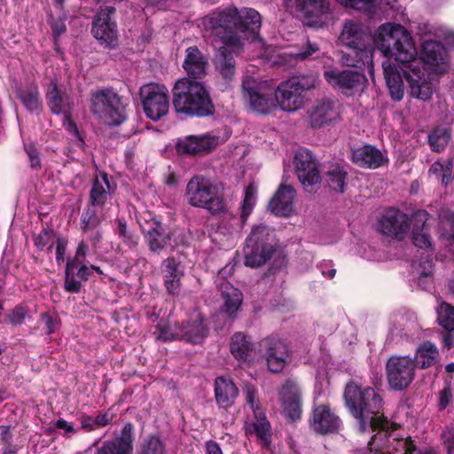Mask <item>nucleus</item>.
Wrapping results in <instances>:
<instances>
[{
  "mask_svg": "<svg viewBox=\"0 0 454 454\" xmlns=\"http://www.w3.org/2000/svg\"><path fill=\"white\" fill-rule=\"evenodd\" d=\"M288 8H295L307 17L318 18L329 12L328 0H286Z\"/></svg>",
  "mask_w": 454,
  "mask_h": 454,
  "instance_id": "obj_37",
  "label": "nucleus"
},
{
  "mask_svg": "<svg viewBox=\"0 0 454 454\" xmlns=\"http://www.w3.org/2000/svg\"><path fill=\"white\" fill-rule=\"evenodd\" d=\"M53 242V234L43 231L35 238V245L40 249H51Z\"/></svg>",
  "mask_w": 454,
  "mask_h": 454,
  "instance_id": "obj_58",
  "label": "nucleus"
},
{
  "mask_svg": "<svg viewBox=\"0 0 454 454\" xmlns=\"http://www.w3.org/2000/svg\"><path fill=\"white\" fill-rule=\"evenodd\" d=\"M261 349L270 372L277 373L285 368L290 354L282 340L275 338L265 339L261 342Z\"/></svg>",
  "mask_w": 454,
  "mask_h": 454,
  "instance_id": "obj_19",
  "label": "nucleus"
},
{
  "mask_svg": "<svg viewBox=\"0 0 454 454\" xmlns=\"http://www.w3.org/2000/svg\"><path fill=\"white\" fill-rule=\"evenodd\" d=\"M325 78L333 87L347 95L362 92L367 82L364 74L353 70H326Z\"/></svg>",
  "mask_w": 454,
  "mask_h": 454,
  "instance_id": "obj_15",
  "label": "nucleus"
},
{
  "mask_svg": "<svg viewBox=\"0 0 454 454\" xmlns=\"http://www.w3.org/2000/svg\"><path fill=\"white\" fill-rule=\"evenodd\" d=\"M26 314L23 308H17L9 315V321L12 325H20L25 319Z\"/></svg>",
  "mask_w": 454,
  "mask_h": 454,
  "instance_id": "obj_61",
  "label": "nucleus"
},
{
  "mask_svg": "<svg viewBox=\"0 0 454 454\" xmlns=\"http://www.w3.org/2000/svg\"><path fill=\"white\" fill-rule=\"evenodd\" d=\"M279 401L286 415L295 420L301 414V392L298 385L292 380H287L278 391Z\"/></svg>",
  "mask_w": 454,
  "mask_h": 454,
  "instance_id": "obj_23",
  "label": "nucleus"
},
{
  "mask_svg": "<svg viewBox=\"0 0 454 454\" xmlns=\"http://www.w3.org/2000/svg\"><path fill=\"white\" fill-rule=\"evenodd\" d=\"M220 185L203 176L192 177L186 185L187 202L196 207L207 209L212 215H223L238 225L239 220L229 213L220 194Z\"/></svg>",
  "mask_w": 454,
  "mask_h": 454,
  "instance_id": "obj_4",
  "label": "nucleus"
},
{
  "mask_svg": "<svg viewBox=\"0 0 454 454\" xmlns=\"http://www.w3.org/2000/svg\"><path fill=\"white\" fill-rule=\"evenodd\" d=\"M295 191L292 186L281 184L269 203L271 213L279 216H290L294 211Z\"/></svg>",
  "mask_w": 454,
  "mask_h": 454,
  "instance_id": "obj_28",
  "label": "nucleus"
},
{
  "mask_svg": "<svg viewBox=\"0 0 454 454\" xmlns=\"http://www.w3.org/2000/svg\"><path fill=\"white\" fill-rule=\"evenodd\" d=\"M146 242L153 253H160L168 247H173L170 244L171 233L167 231L166 228L160 223H153L152 227L146 231Z\"/></svg>",
  "mask_w": 454,
  "mask_h": 454,
  "instance_id": "obj_39",
  "label": "nucleus"
},
{
  "mask_svg": "<svg viewBox=\"0 0 454 454\" xmlns=\"http://www.w3.org/2000/svg\"><path fill=\"white\" fill-rule=\"evenodd\" d=\"M340 40L347 47L371 43V39L362 26L353 20L344 23Z\"/></svg>",
  "mask_w": 454,
  "mask_h": 454,
  "instance_id": "obj_38",
  "label": "nucleus"
},
{
  "mask_svg": "<svg viewBox=\"0 0 454 454\" xmlns=\"http://www.w3.org/2000/svg\"><path fill=\"white\" fill-rule=\"evenodd\" d=\"M60 326V319L57 315L43 313L39 320V327L45 334L55 333Z\"/></svg>",
  "mask_w": 454,
  "mask_h": 454,
  "instance_id": "obj_52",
  "label": "nucleus"
},
{
  "mask_svg": "<svg viewBox=\"0 0 454 454\" xmlns=\"http://www.w3.org/2000/svg\"><path fill=\"white\" fill-rule=\"evenodd\" d=\"M347 172L339 165H332L326 172L325 180L328 186L336 192H343Z\"/></svg>",
  "mask_w": 454,
  "mask_h": 454,
  "instance_id": "obj_47",
  "label": "nucleus"
},
{
  "mask_svg": "<svg viewBox=\"0 0 454 454\" xmlns=\"http://www.w3.org/2000/svg\"><path fill=\"white\" fill-rule=\"evenodd\" d=\"M241 43H223L215 56V67L225 80H232L236 73L235 57L242 52Z\"/></svg>",
  "mask_w": 454,
  "mask_h": 454,
  "instance_id": "obj_20",
  "label": "nucleus"
},
{
  "mask_svg": "<svg viewBox=\"0 0 454 454\" xmlns=\"http://www.w3.org/2000/svg\"><path fill=\"white\" fill-rule=\"evenodd\" d=\"M140 98L145 115L153 120L159 121L168 113V90L163 84L147 83L140 88Z\"/></svg>",
  "mask_w": 454,
  "mask_h": 454,
  "instance_id": "obj_11",
  "label": "nucleus"
},
{
  "mask_svg": "<svg viewBox=\"0 0 454 454\" xmlns=\"http://www.w3.org/2000/svg\"><path fill=\"white\" fill-rule=\"evenodd\" d=\"M386 368L389 386L395 390L406 388L414 379L415 363L410 356H391Z\"/></svg>",
  "mask_w": 454,
  "mask_h": 454,
  "instance_id": "obj_13",
  "label": "nucleus"
},
{
  "mask_svg": "<svg viewBox=\"0 0 454 454\" xmlns=\"http://www.w3.org/2000/svg\"><path fill=\"white\" fill-rule=\"evenodd\" d=\"M176 328L179 329L181 340L193 344L201 343L208 333V327L204 322L203 316L197 311L193 312L182 325H176Z\"/></svg>",
  "mask_w": 454,
  "mask_h": 454,
  "instance_id": "obj_24",
  "label": "nucleus"
},
{
  "mask_svg": "<svg viewBox=\"0 0 454 454\" xmlns=\"http://www.w3.org/2000/svg\"><path fill=\"white\" fill-rule=\"evenodd\" d=\"M428 213L425 210L416 211L411 217V239L414 246L420 249H431L433 247L429 227L427 223Z\"/></svg>",
  "mask_w": 454,
  "mask_h": 454,
  "instance_id": "obj_25",
  "label": "nucleus"
},
{
  "mask_svg": "<svg viewBox=\"0 0 454 454\" xmlns=\"http://www.w3.org/2000/svg\"><path fill=\"white\" fill-rule=\"evenodd\" d=\"M252 349L253 344L242 333H236L231 337V352L235 358L243 361L247 360Z\"/></svg>",
  "mask_w": 454,
  "mask_h": 454,
  "instance_id": "obj_45",
  "label": "nucleus"
},
{
  "mask_svg": "<svg viewBox=\"0 0 454 454\" xmlns=\"http://www.w3.org/2000/svg\"><path fill=\"white\" fill-rule=\"evenodd\" d=\"M19 98L29 112H39L43 107L38 88L30 85L19 93Z\"/></svg>",
  "mask_w": 454,
  "mask_h": 454,
  "instance_id": "obj_46",
  "label": "nucleus"
},
{
  "mask_svg": "<svg viewBox=\"0 0 454 454\" xmlns=\"http://www.w3.org/2000/svg\"><path fill=\"white\" fill-rule=\"evenodd\" d=\"M45 98L47 105L53 114L64 115V127L71 134L80 138L77 127L70 119L71 112L74 107V101L66 86L59 84L56 79L51 80L47 87Z\"/></svg>",
  "mask_w": 454,
  "mask_h": 454,
  "instance_id": "obj_10",
  "label": "nucleus"
},
{
  "mask_svg": "<svg viewBox=\"0 0 454 454\" xmlns=\"http://www.w3.org/2000/svg\"><path fill=\"white\" fill-rule=\"evenodd\" d=\"M237 32L241 37V45L244 47L245 41L249 37L254 38L259 32L262 26L260 13L253 8H236Z\"/></svg>",
  "mask_w": 454,
  "mask_h": 454,
  "instance_id": "obj_22",
  "label": "nucleus"
},
{
  "mask_svg": "<svg viewBox=\"0 0 454 454\" xmlns=\"http://www.w3.org/2000/svg\"><path fill=\"white\" fill-rule=\"evenodd\" d=\"M93 207H92L90 204L88 207V208L82 213V230L84 232H88L91 230H94L100 223V219Z\"/></svg>",
  "mask_w": 454,
  "mask_h": 454,
  "instance_id": "obj_55",
  "label": "nucleus"
},
{
  "mask_svg": "<svg viewBox=\"0 0 454 454\" xmlns=\"http://www.w3.org/2000/svg\"><path fill=\"white\" fill-rule=\"evenodd\" d=\"M175 324L172 325H158L153 331V335L157 340H172L176 339H180L179 329L176 328Z\"/></svg>",
  "mask_w": 454,
  "mask_h": 454,
  "instance_id": "obj_53",
  "label": "nucleus"
},
{
  "mask_svg": "<svg viewBox=\"0 0 454 454\" xmlns=\"http://www.w3.org/2000/svg\"><path fill=\"white\" fill-rule=\"evenodd\" d=\"M89 252V246L82 240L76 249L75 256L73 260H68L66 266L65 288L71 293H78L81 289V283L74 278L76 267L82 263Z\"/></svg>",
  "mask_w": 454,
  "mask_h": 454,
  "instance_id": "obj_33",
  "label": "nucleus"
},
{
  "mask_svg": "<svg viewBox=\"0 0 454 454\" xmlns=\"http://www.w3.org/2000/svg\"><path fill=\"white\" fill-rule=\"evenodd\" d=\"M83 262H85V260ZM90 270H96L98 273H102V271L100 270L99 267L94 266V265H90L89 267L84 262L79 264L76 267L75 273L77 274V276L80 278L86 280L88 278L90 273Z\"/></svg>",
  "mask_w": 454,
  "mask_h": 454,
  "instance_id": "obj_60",
  "label": "nucleus"
},
{
  "mask_svg": "<svg viewBox=\"0 0 454 454\" xmlns=\"http://www.w3.org/2000/svg\"><path fill=\"white\" fill-rule=\"evenodd\" d=\"M27 153L30 159V164L32 168H37L40 166V159L37 151L34 146L29 145L26 147Z\"/></svg>",
  "mask_w": 454,
  "mask_h": 454,
  "instance_id": "obj_62",
  "label": "nucleus"
},
{
  "mask_svg": "<svg viewBox=\"0 0 454 454\" xmlns=\"http://www.w3.org/2000/svg\"><path fill=\"white\" fill-rule=\"evenodd\" d=\"M161 273L164 286L169 294H178L181 288V278L184 276L180 262L168 257L162 262Z\"/></svg>",
  "mask_w": 454,
  "mask_h": 454,
  "instance_id": "obj_30",
  "label": "nucleus"
},
{
  "mask_svg": "<svg viewBox=\"0 0 454 454\" xmlns=\"http://www.w3.org/2000/svg\"><path fill=\"white\" fill-rule=\"evenodd\" d=\"M242 392L247 403L253 411V414L261 416L263 410L261 406L256 386L250 382H246L242 387Z\"/></svg>",
  "mask_w": 454,
  "mask_h": 454,
  "instance_id": "obj_50",
  "label": "nucleus"
},
{
  "mask_svg": "<svg viewBox=\"0 0 454 454\" xmlns=\"http://www.w3.org/2000/svg\"><path fill=\"white\" fill-rule=\"evenodd\" d=\"M345 7L364 12H372L375 8L376 0H336Z\"/></svg>",
  "mask_w": 454,
  "mask_h": 454,
  "instance_id": "obj_56",
  "label": "nucleus"
},
{
  "mask_svg": "<svg viewBox=\"0 0 454 454\" xmlns=\"http://www.w3.org/2000/svg\"><path fill=\"white\" fill-rule=\"evenodd\" d=\"M352 161L361 168H377L384 165L387 159L375 146L365 145L352 151Z\"/></svg>",
  "mask_w": 454,
  "mask_h": 454,
  "instance_id": "obj_29",
  "label": "nucleus"
},
{
  "mask_svg": "<svg viewBox=\"0 0 454 454\" xmlns=\"http://www.w3.org/2000/svg\"><path fill=\"white\" fill-rule=\"evenodd\" d=\"M439 358V352L436 346L430 341H424L421 343L415 355V366L420 368H427L434 365Z\"/></svg>",
  "mask_w": 454,
  "mask_h": 454,
  "instance_id": "obj_42",
  "label": "nucleus"
},
{
  "mask_svg": "<svg viewBox=\"0 0 454 454\" xmlns=\"http://www.w3.org/2000/svg\"><path fill=\"white\" fill-rule=\"evenodd\" d=\"M451 134L447 128H436L428 135V143L434 152H442L450 142Z\"/></svg>",
  "mask_w": 454,
  "mask_h": 454,
  "instance_id": "obj_48",
  "label": "nucleus"
},
{
  "mask_svg": "<svg viewBox=\"0 0 454 454\" xmlns=\"http://www.w3.org/2000/svg\"><path fill=\"white\" fill-rule=\"evenodd\" d=\"M443 163L444 169L442 170V183L447 185L453 177L454 162L452 159L445 160Z\"/></svg>",
  "mask_w": 454,
  "mask_h": 454,
  "instance_id": "obj_59",
  "label": "nucleus"
},
{
  "mask_svg": "<svg viewBox=\"0 0 454 454\" xmlns=\"http://www.w3.org/2000/svg\"><path fill=\"white\" fill-rule=\"evenodd\" d=\"M133 426L126 424L120 437L104 442L96 454H132L133 452Z\"/></svg>",
  "mask_w": 454,
  "mask_h": 454,
  "instance_id": "obj_31",
  "label": "nucleus"
},
{
  "mask_svg": "<svg viewBox=\"0 0 454 454\" xmlns=\"http://www.w3.org/2000/svg\"><path fill=\"white\" fill-rule=\"evenodd\" d=\"M207 59L197 47H189L185 51L183 67L189 79H202L207 74Z\"/></svg>",
  "mask_w": 454,
  "mask_h": 454,
  "instance_id": "obj_32",
  "label": "nucleus"
},
{
  "mask_svg": "<svg viewBox=\"0 0 454 454\" xmlns=\"http://www.w3.org/2000/svg\"><path fill=\"white\" fill-rule=\"evenodd\" d=\"M340 117L338 101L330 98L316 100L307 111L308 124L313 129L333 125Z\"/></svg>",
  "mask_w": 454,
  "mask_h": 454,
  "instance_id": "obj_14",
  "label": "nucleus"
},
{
  "mask_svg": "<svg viewBox=\"0 0 454 454\" xmlns=\"http://www.w3.org/2000/svg\"><path fill=\"white\" fill-rule=\"evenodd\" d=\"M206 451L207 454H223L220 446L214 441L206 442Z\"/></svg>",
  "mask_w": 454,
  "mask_h": 454,
  "instance_id": "obj_64",
  "label": "nucleus"
},
{
  "mask_svg": "<svg viewBox=\"0 0 454 454\" xmlns=\"http://www.w3.org/2000/svg\"><path fill=\"white\" fill-rule=\"evenodd\" d=\"M341 427L340 417L326 404L317 405L312 412L311 427L319 434L338 432Z\"/></svg>",
  "mask_w": 454,
  "mask_h": 454,
  "instance_id": "obj_21",
  "label": "nucleus"
},
{
  "mask_svg": "<svg viewBox=\"0 0 454 454\" xmlns=\"http://www.w3.org/2000/svg\"><path fill=\"white\" fill-rule=\"evenodd\" d=\"M92 112L109 126H117L126 120L125 105L112 90H102L92 96Z\"/></svg>",
  "mask_w": 454,
  "mask_h": 454,
  "instance_id": "obj_9",
  "label": "nucleus"
},
{
  "mask_svg": "<svg viewBox=\"0 0 454 454\" xmlns=\"http://www.w3.org/2000/svg\"><path fill=\"white\" fill-rule=\"evenodd\" d=\"M274 230L260 224L253 228L244 248L245 264L256 268L264 264L277 250Z\"/></svg>",
  "mask_w": 454,
  "mask_h": 454,
  "instance_id": "obj_6",
  "label": "nucleus"
},
{
  "mask_svg": "<svg viewBox=\"0 0 454 454\" xmlns=\"http://www.w3.org/2000/svg\"><path fill=\"white\" fill-rule=\"evenodd\" d=\"M319 48L316 43H312L310 41L307 40L301 45V49L291 47L285 51L281 56L285 59L286 64L291 66L298 60H303L309 58L317 52Z\"/></svg>",
  "mask_w": 454,
  "mask_h": 454,
  "instance_id": "obj_43",
  "label": "nucleus"
},
{
  "mask_svg": "<svg viewBox=\"0 0 454 454\" xmlns=\"http://www.w3.org/2000/svg\"><path fill=\"white\" fill-rule=\"evenodd\" d=\"M411 218L403 212L395 208L388 209L379 220V231L399 240H403L408 229L411 227Z\"/></svg>",
  "mask_w": 454,
  "mask_h": 454,
  "instance_id": "obj_18",
  "label": "nucleus"
},
{
  "mask_svg": "<svg viewBox=\"0 0 454 454\" xmlns=\"http://www.w3.org/2000/svg\"><path fill=\"white\" fill-rule=\"evenodd\" d=\"M114 8L106 6L98 12L92 27V33L97 40L107 47H114L117 44V27L112 20L111 14Z\"/></svg>",
  "mask_w": 454,
  "mask_h": 454,
  "instance_id": "obj_17",
  "label": "nucleus"
},
{
  "mask_svg": "<svg viewBox=\"0 0 454 454\" xmlns=\"http://www.w3.org/2000/svg\"><path fill=\"white\" fill-rule=\"evenodd\" d=\"M318 78L314 74L294 76L275 90L277 105L285 112L294 113L306 103V92L315 89Z\"/></svg>",
  "mask_w": 454,
  "mask_h": 454,
  "instance_id": "obj_5",
  "label": "nucleus"
},
{
  "mask_svg": "<svg viewBox=\"0 0 454 454\" xmlns=\"http://www.w3.org/2000/svg\"><path fill=\"white\" fill-rule=\"evenodd\" d=\"M374 43L387 58H393L400 63V68L410 84L411 95L423 101L428 100L434 89L420 82L422 63L410 32L402 25L386 22L380 25L374 35Z\"/></svg>",
  "mask_w": 454,
  "mask_h": 454,
  "instance_id": "obj_2",
  "label": "nucleus"
},
{
  "mask_svg": "<svg viewBox=\"0 0 454 454\" xmlns=\"http://www.w3.org/2000/svg\"><path fill=\"white\" fill-rule=\"evenodd\" d=\"M439 238L445 246L454 245V213L443 212L439 216Z\"/></svg>",
  "mask_w": 454,
  "mask_h": 454,
  "instance_id": "obj_44",
  "label": "nucleus"
},
{
  "mask_svg": "<svg viewBox=\"0 0 454 454\" xmlns=\"http://www.w3.org/2000/svg\"><path fill=\"white\" fill-rule=\"evenodd\" d=\"M67 248V242L64 239H58L56 245V259L58 262L64 261V255Z\"/></svg>",
  "mask_w": 454,
  "mask_h": 454,
  "instance_id": "obj_63",
  "label": "nucleus"
},
{
  "mask_svg": "<svg viewBox=\"0 0 454 454\" xmlns=\"http://www.w3.org/2000/svg\"><path fill=\"white\" fill-rule=\"evenodd\" d=\"M373 51L371 43L347 47V50L342 51L341 62L348 67H366L369 71H372Z\"/></svg>",
  "mask_w": 454,
  "mask_h": 454,
  "instance_id": "obj_27",
  "label": "nucleus"
},
{
  "mask_svg": "<svg viewBox=\"0 0 454 454\" xmlns=\"http://www.w3.org/2000/svg\"><path fill=\"white\" fill-rule=\"evenodd\" d=\"M344 399L361 432L380 430L368 443L370 454H412L416 450L410 439H398L387 434L393 424L382 413L384 402L378 390L349 382Z\"/></svg>",
  "mask_w": 454,
  "mask_h": 454,
  "instance_id": "obj_1",
  "label": "nucleus"
},
{
  "mask_svg": "<svg viewBox=\"0 0 454 454\" xmlns=\"http://www.w3.org/2000/svg\"><path fill=\"white\" fill-rule=\"evenodd\" d=\"M221 289L222 298L223 301L221 311L229 317L233 318L241 308L243 294L238 288L234 287L228 282L223 283Z\"/></svg>",
  "mask_w": 454,
  "mask_h": 454,
  "instance_id": "obj_36",
  "label": "nucleus"
},
{
  "mask_svg": "<svg viewBox=\"0 0 454 454\" xmlns=\"http://www.w3.org/2000/svg\"><path fill=\"white\" fill-rule=\"evenodd\" d=\"M204 30L222 43H241V37L237 32L236 7L230 6L217 9L201 19Z\"/></svg>",
  "mask_w": 454,
  "mask_h": 454,
  "instance_id": "obj_7",
  "label": "nucleus"
},
{
  "mask_svg": "<svg viewBox=\"0 0 454 454\" xmlns=\"http://www.w3.org/2000/svg\"><path fill=\"white\" fill-rule=\"evenodd\" d=\"M137 454H167V450L160 437L150 435L142 441Z\"/></svg>",
  "mask_w": 454,
  "mask_h": 454,
  "instance_id": "obj_49",
  "label": "nucleus"
},
{
  "mask_svg": "<svg viewBox=\"0 0 454 454\" xmlns=\"http://www.w3.org/2000/svg\"><path fill=\"white\" fill-rule=\"evenodd\" d=\"M254 421L252 422L254 432L262 440H267L270 436V423L267 421L264 411L260 415H254Z\"/></svg>",
  "mask_w": 454,
  "mask_h": 454,
  "instance_id": "obj_54",
  "label": "nucleus"
},
{
  "mask_svg": "<svg viewBox=\"0 0 454 454\" xmlns=\"http://www.w3.org/2000/svg\"><path fill=\"white\" fill-rule=\"evenodd\" d=\"M242 97L252 110L268 114L277 107L275 89L267 82L247 75L242 81Z\"/></svg>",
  "mask_w": 454,
  "mask_h": 454,
  "instance_id": "obj_8",
  "label": "nucleus"
},
{
  "mask_svg": "<svg viewBox=\"0 0 454 454\" xmlns=\"http://www.w3.org/2000/svg\"><path fill=\"white\" fill-rule=\"evenodd\" d=\"M111 185L106 174L97 176L90 192V201L92 207H102L107 200Z\"/></svg>",
  "mask_w": 454,
  "mask_h": 454,
  "instance_id": "obj_41",
  "label": "nucleus"
},
{
  "mask_svg": "<svg viewBox=\"0 0 454 454\" xmlns=\"http://www.w3.org/2000/svg\"><path fill=\"white\" fill-rule=\"evenodd\" d=\"M437 320L442 327L447 331H453L454 307L447 302H442L437 309Z\"/></svg>",
  "mask_w": 454,
  "mask_h": 454,
  "instance_id": "obj_51",
  "label": "nucleus"
},
{
  "mask_svg": "<svg viewBox=\"0 0 454 454\" xmlns=\"http://www.w3.org/2000/svg\"><path fill=\"white\" fill-rule=\"evenodd\" d=\"M173 105L178 114L190 116H209L215 112V106L204 84L189 78L179 79L175 83Z\"/></svg>",
  "mask_w": 454,
  "mask_h": 454,
  "instance_id": "obj_3",
  "label": "nucleus"
},
{
  "mask_svg": "<svg viewBox=\"0 0 454 454\" xmlns=\"http://www.w3.org/2000/svg\"><path fill=\"white\" fill-rule=\"evenodd\" d=\"M118 233L123 239V242L129 244L130 247H135L138 243V238L128 231L126 223L119 220Z\"/></svg>",
  "mask_w": 454,
  "mask_h": 454,
  "instance_id": "obj_57",
  "label": "nucleus"
},
{
  "mask_svg": "<svg viewBox=\"0 0 454 454\" xmlns=\"http://www.w3.org/2000/svg\"><path fill=\"white\" fill-rule=\"evenodd\" d=\"M422 58L423 61L419 59L422 63L421 70L424 69V64L430 67L431 71L436 74L445 73L449 68L448 55L444 47L436 41H425L422 46ZM420 82H427L424 77V72H420ZM428 84L433 88L431 83Z\"/></svg>",
  "mask_w": 454,
  "mask_h": 454,
  "instance_id": "obj_16",
  "label": "nucleus"
},
{
  "mask_svg": "<svg viewBox=\"0 0 454 454\" xmlns=\"http://www.w3.org/2000/svg\"><path fill=\"white\" fill-rule=\"evenodd\" d=\"M382 68L391 98L395 101L402 100L404 94L403 82L396 65L387 59L382 63Z\"/></svg>",
  "mask_w": 454,
  "mask_h": 454,
  "instance_id": "obj_34",
  "label": "nucleus"
},
{
  "mask_svg": "<svg viewBox=\"0 0 454 454\" xmlns=\"http://www.w3.org/2000/svg\"><path fill=\"white\" fill-rule=\"evenodd\" d=\"M218 144V138L209 135L187 136L178 139L176 147L179 154H199L208 153Z\"/></svg>",
  "mask_w": 454,
  "mask_h": 454,
  "instance_id": "obj_26",
  "label": "nucleus"
},
{
  "mask_svg": "<svg viewBox=\"0 0 454 454\" xmlns=\"http://www.w3.org/2000/svg\"><path fill=\"white\" fill-rule=\"evenodd\" d=\"M256 192L257 188L254 185V184H250L245 190V197L242 204V213L240 219L236 217L239 220L238 225H234V222L230 217H225L223 215V219L220 224L221 228H225V223H230V229L231 231L238 230L241 224L247 220L250 213L252 212L255 202H256Z\"/></svg>",
  "mask_w": 454,
  "mask_h": 454,
  "instance_id": "obj_40",
  "label": "nucleus"
},
{
  "mask_svg": "<svg viewBox=\"0 0 454 454\" xmlns=\"http://www.w3.org/2000/svg\"><path fill=\"white\" fill-rule=\"evenodd\" d=\"M297 177L303 189L308 192H316L321 182L318 164L311 153L306 149L296 152L294 160Z\"/></svg>",
  "mask_w": 454,
  "mask_h": 454,
  "instance_id": "obj_12",
  "label": "nucleus"
},
{
  "mask_svg": "<svg viewBox=\"0 0 454 454\" xmlns=\"http://www.w3.org/2000/svg\"><path fill=\"white\" fill-rule=\"evenodd\" d=\"M216 403L223 408L231 406L239 395V388L229 378L218 377L215 381Z\"/></svg>",
  "mask_w": 454,
  "mask_h": 454,
  "instance_id": "obj_35",
  "label": "nucleus"
}]
</instances>
